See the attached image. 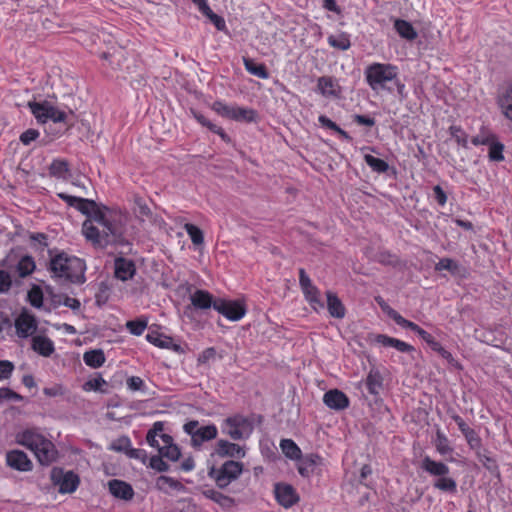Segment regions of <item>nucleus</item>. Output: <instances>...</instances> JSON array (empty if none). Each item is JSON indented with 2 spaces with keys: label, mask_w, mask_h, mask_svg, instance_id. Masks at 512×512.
Wrapping results in <instances>:
<instances>
[{
  "label": "nucleus",
  "mask_w": 512,
  "mask_h": 512,
  "mask_svg": "<svg viewBox=\"0 0 512 512\" xmlns=\"http://www.w3.org/2000/svg\"><path fill=\"white\" fill-rule=\"evenodd\" d=\"M86 221L82 225L85 238L94 245L104 247L117 239L118 229L111 220V213L106 207L95 204Z\"/></svg>",
  "instance_id": "f257e3e1"
},
{
  "label": "nucleus",
  "mask_w": 512,
  "mask_h": 512,
  "mask_svg": "<svg viewBox=\"0 0 512 512\" xmlns=\"http://www.w3.org/2000/svg\"><path fill=\"white\" fill-rule=\"evenodd\" d=\"M365 80L376 95L397 91L401 98L406 97L405 85L398 78V68L388 63H372L364 70Z\"/></svg>",
  "instance_id": "f03ea898"
},
{
  "label": "nucleus",
  "mask_w": 512,
  "mask_h": 512,
  "mask_svg": "<svg viewBox=\"0 0 512 512\" xmlns=\"http://www.w3.org/2000/svg\"><path fill=\"white\" fill-rule=\"evenodd\" d=\"M15 442L29 449L42 465H49L57 458V449L38 428H25L15 435Z\"/></svg>",
  "instance_id": "7ed1b4c3"
},
{
  "label": "nucleus",
  "mask_w": 512,
  "mask_h": 512,
  "mask_svg": "<svg viewBox=\"0 0 512 512\" xmlns=\"http://www.w3.org/2000/svg\"><path fill=\"white\" fill-rule=\"evenodd\" d=\"M50 269L57 278H63L72 282H82L84 280L85 264L75 256L65 253L56 255L51 259Z\"/></svg>",
  "instance_id": "20e7f679"
},
{
  "label": "nucleus",
  "mask_w": 512,
  "mask_h": 512,
  "mask_svg": "<svg viewBox=\"0 0 512 512\" xmlns=\"http://www.w3.org/2000/svg\"><path fill=\"white\" fill-rule=\"evenodd\" d=\"M163 429V423L155 422L147 433V443L157 449L162 457L171 461H177L180 457V450L178 446L173 443L172 437L164 433Z\"/></svg>",
  "instance_id": "39448f33"
},
{
  "label": "nucleus",
  "mask_w": 512,
  "mask_h": 512,
  "mask_svg": "<svg viewBox=\"0 0 512 512\" xmlns=\"http://www.w3.org/2000/svg\"><path fill=\"white\" fill-rule=\"evenodd\" d=\"M28 107L40 124H45L49 121L54 123L64 122L66 120V113L59 108L53 106L50 102H29Z\"/></svg>",
  "instance_id": "423d86ee"
},
{
  "label": "nucleus",
  "mask_w": 512,
  "mask_h": 512,
  "mask_svg": "<svg viewBox=\"0 0 512 512\" xmlns=\"http://www.w3.org/2000/svg\"><path fill=\"white\" fill-rule=\"evenodd\" d=\"M222 433L228 435L234 440L248 438L252 431V422L241 415H235L224 420L222 426Z\"/></svg>",
  "instance_id": "0eeeda50"
},
{
  "label": "nucleus",
  "mask_w": 512,
  "mask_h": 512,
  "mask_svg": "<svg viewBox=\"0 0 512 512\" xmlns=\"http://www.w3.org/2000/svg\"><path fill=\"white\" fill-rule=\"evenodd\" d=\"M211 108L219 116L235 121L252 122L256 118V112L254 110L237 105H229L222 101L214 102Z\"/></svg>",
  "instance_id": "6e6552de"
},
{
  "label": "nucleus",
  "mask_w": 512,
  "mask_h": 512,
  "mask_svg": "<svg viewBox=\"0 0 512 512\" xmlns=\"http://www.w3.org/2000/svg\"><path fill=\"white\" fill-rule=\"evenodd\" d=\"M243 471V465L236 461H226L219 469L212 468L209 475L221 488L236 480Z\"/></svg>",
  "instance_id": "1a4fd4ad"
},
{
  "label": "nucleus",
  "mask_w": 512,
  "mask_h": 512,
  "mask_svg": "<svg viewBox=\"0 0 512 512\" xmlns=\"http://www.w3.org/2000/svg\"><path fill=\"white\" fill-rule=\"evenodd\" d=\"M51 481L59 487L62 494L73 493L79 486V477L72 471H64L61 468H53L51 471Z\"/></svg>",
  "instance_id": "9d476101"
},
{
  "label": "nucleus",
  "mask_w": 512,
  "mask_h": 512,
  "mask_svg": "<svg viewBox=\"0 0 512 512\" xmlns=\"http://www.w3.org/2000/svg\"><path fill=\"white\" fill-rule=\"evenodd\" d=\"M214 309L230 321H239L246 314V308L241 301L217 298Z\"/></svg>",
  "instance_id": "9b49d317"
},
{
  "label": "nucleus",
  "mask_w": 512,
  "mask_h": 512,
  "mask_svg": "<svg viewBox=\"0 0 512 512\" xmlns=\"http://www.w3.org/2000/svg\"><path fill=\"white\" fill-rule=\"evenodd\" d=\"M299 282L304 293L305 299L309 302L315 311L324 308L320 291L312 284L310 278L303 269L300 270Z\"/></svg>",
  "instance_id": "f8f14e48"
},
{
  "label": "nucleus",
  "mask_w": 512,
  "mask_h": 512,
  "mask_svg": "<svg viewBox=\"0 0 512 512\" xmlns=\"http://www.w3.org/2000/svg\"><path fill=\"white\" fill-rule=\"evenodd\" d=\"M274 495L279 505L286 509L291 508L300 500L296 489L292 485L284 482L274 485Z\"/></svg>",
  "instance_id": "ddd939ff"
},
{
  "label": "nucleus",
  "mask_w": 512,
  "mask_h": 512,
  "mask_svg": "<svg viewBox=\"0 0 512 512\" xmlns=\"http://www.w3.org/2000/svg\"><path fill=\"white\" fill-rule=\"evenodd\" d=\"M6 465L19 472H30L33 469V462L28 455L18 449L10 450L5 455Z\"/></svg>",
  "instance_id": "4468645a"
},
{
  "label": "nucleus",
  "mask_w": 512,
  "mask_h": 512,
  "mask_svg": "<svg viewBox=\"0 0 512 512\" xmlns=\"http://www.w3.org/2000/svg\"><path fill=\"white\" fill-rule=\"evenodd\" d=\"M317 91L325 98L337 99L342 94V88L338 80L323 76L317 80Z\"/></svg>",
  "instance_id": "2eb2a0df"
},
{
  "label": "nucleus",
  "mask_w": 512,
  "mask_h": 512,
  "mask_svg": "<svg viewBox=\"0 0 512 512\" xmlns=\"http://www.w3.org/2000/svg\"><path fill=\"white\" fill-rule=\"evenodd\" d=\"M15 328L17 335L22 338H27L32 335L37 329V322L33 315L28 312H22L15 320Z\"/></svg>",
  "instance_id": "dca6fc26"
},
{
  "label": "nucleus",
  "mask_w": 512,
  "mask_h": 512,
  "mask_svg": "<svg viewBox=\"0 0 512 512\" xmlns=\"http://www.w3.org/2000/svg\"><path fill=\"white\" fill-rule=\"evenodd\" d=\"M214 453L219 457L243 458L246 455L244 447L226 440L216 443Z\"/></svg>",
  "instance_id": "f3484780"
},
{
  "label": "nucleus",
  "mask_w": 512,
  "mask_h": 512,
  "mask_svg": "<svg viewBox=\"0 0 512 512\" xmlns=\"http://www.w3.org/2000/svg\"><path fill=\"white\" fill-rule=\"evenodd\" d=\"M189 299L193 307L199 310H207L211 307L214 308V304L217 300V298H213L208 291L201 289L191 292Z\"/></svg>",
  "instance_id": "a211bd4d"
},
{
  "label": "nucleus",
  "mask_w": 512,
  "mask_h": 512,
  "mask_svg": "<svg viewBox=\"0 0 512 512\" xmlns=\"http://www.w3.org/2000/svg\"><path fill=\"white\" fill-rule=\"evenodd\" d=\"M323 402L327 407L334 410H342L349 405L348 397L337 389L326 392L323 396Z\"/></svg>",
  "instance_id": "6ab92c4d"
},
{
  "label": "nucleus",
  "mask_w": 512,
  "mask_h": 512,
  "mask_svg": "<svg viewBox=\"0 0 512 512\" xmlns=\"http://www.w3.org/2000/svg\"><path fill=\"white\" fill-rule=\"evenodd\" d=\"M135 271L133 261L121 257L115 259L114 274L117 279L127 281L134 276Z\"/></svg>",
  "instance_id": "aec40b11"
},
{
  "label": "nucleus",
  "mask_w": 512,
  "mask_h": 512,
  "mask_svg": "<svg viewBox=\"0 0 512 512\" xmlns=\"http://www.w3.org/2000/svg\"><path fill=\"white\" fill-rule=\"evenodd\" d=\"M299 460L297 469L299 474L305 478L312 476L321 464V458L317 455H308Z\"/></svg>",
  "instance_id": "412c9836"
},
{
  "label": "nucleus",
  "mask_w": 512,
  "mask_h": 512,
  "mask_svg": "<svg viewBox=\"0 0 512 512\" xmlns=\"http://www.w3.org/2000/svg\"><path fill=\"white\" fill-rule=\"evenodd\" d=\"M32 349L43 357H49L54 353L55 346L50 338L36 335L32 338Z\"/></svg>",
  "instance_id": "4be33fe9"
},
{
  "label": "nucleus",
  "mask_w": 512,
  "mask_h": 512,
  "mask_svg": "<svg viewBox=\"0 0 512 512\" xmlns=\"http://www.w3.org/2000/svg\"><path fill=\"white\" fill-rule=\"evenodd\" d=\"M58 197L64 200L69 206L77 208L82 213H90V209H93L96 204L94 201L65 193H58Z\"/></svg>",
  "instance_id": "5701e85b"
},
{
  "label": "nucleus",
  "mask_w": 512,
  "mask_h": 512,
  "mask_svg": "<svg viewBox=\"0 0 512 512\" xmlns=\"http://www.w3.org/2000/svg\"><path fill=\"white\" fill-rule=\"evenodd\" d=\"M108 485L111 494L114 495L115 497L124 500H129L133 497L132 487L124 481L111 480L109 481Z\"/></svg>",
  "instance_id": "b1692460"
},
{
  "label": "nucleus",
  "mask_w": 512,
  "mask_h": 512,
  "mask_svg": "<svg viewBox=\"0 0 512 512\" xmlns=\"http://www.w3.org/2000/svg\"><path fill=\"white\" fill-rule=\"evenodd\" d=\"M421 467L429 474L437 476L438 478L448 475L449 473V467L446 464L434 461L429 457H425L422 460Z\"/></svg>",
  "instance_id": "393cba45"
},
{
  "label": "nucleus",
  "mask_w": 512,
  "mask_h": 512,
  "mask_svg": "<svg viewBox=\"0 0 512 512\" xmlns=\"http://www.w3.org/2000/svg\"><path fill=\"white\" fill-rule=\"evenodd\" d=\"M394 28L399 36L407 41H413L418 36L416 29L406 20L396 19L394 21Z\"/></svg>",
  "instance_id": "a878e982"
},
{
  "label": "nucleus",
  "mask_w": 512,
  "mask_h": 512,
  "mask_svg": "<svg viewBox=\"0 0 512 512\" xmlns=\"http://www.w3.org/2000/svg\"><path fill=\"white\" fill-rule=\"evenodd\" d=\"M217 428L214 425L199 427L194 434V446H200L203 442L212 440L217 436Z\"/></svg>",
  "instance_id": "bb28decb"
},
{
  "label": "nucleus",
  "mask_w": 512,
  "mask_h": 512,
  "mask_svg": "<svg viewBox=\"0 0 512 512\" xmlns=\"http://www.w3.org/2000/svg\"><path fill=\"white\" fill-rule=\"evenodd\" d=\"M157 489L164 493H171L173 491H181L183 490V485L175 480L174 478L168 476H159L156 479L155 483Z\"/></svg>",
  "instance_id": "cd10ccee"
},
{
  "label": "nucleus",
  "mask_w": 512,
  "mask_h": 512,
  "mask_svg": "<svg viewBox=\"0 0 512 512\" xmlns=\"http://www.w3.org/2000/svg\"><path fill=\"white\" fill-rule=\"evenodd\" d=\"M383 378L376 369H371L366 378V386L370 394L377 395L382 389Z\"/></svg>",
  "instance_id": "c85d7f7f"
},
{
  "label": "nucleus",
  "mask_w": 512,
  "mask_h": 512,
  "mask_svg": "<svg viewBox=\"0 0 512 512\" xmlns=\"http://www.w3.org/2000/svg\"><path fill=\"white\" fill-rule=\"evenodd\" d=\"M105 355L101 349H93L83 354L84 363L91 368H99L105 363Z\"/></svg>",
  "instance_id": "c756f323"
},
{
  "label": "nucleus",
  "mask_w": 512,
  "mask_h": 512,
  "mask_svg": "<svg viewBox=\"0 0 512 512\" xmlns=\"http://www.w3.org/2000/svg\"><path fill=\"white\" fill-rule=\"evenodd\" d=\"M327 307L330 315L335 318L345 316V308L339 298L331 292H327Z\"/></svg>",
  "instance_id": "7c9ffc66"
},
{
  "label": "nucleus",
  "mask_w": 512,
  "mask_h": 512,
  "mask_svg": "<svg viewBox=\"0 0 512 512\" xmlns=\"http://www.w3.org/2000/svg\"><path fill=\"white\" fill-rule=\"evenodd\" d=\"M280 448L284 455L291 460H299L301 458V450L297 444L291 439H283L280 442Z\"/></svg>",
  "instance_id": "2f4dec72"
},
{
  "label": "nucleus",
  "mask_w": 512,
  "mask_h": 512,
  "mask_svg": "<svg viewBox=\"0 0 512 512\" xmlns=\"http://www.w3.org/2000/svg\"><path fill=\"white\" fill-rule=\"evenodd\" d=\"M50 174L63 180H67L70 176L68 163L64 160H54L50 165Z\"/></svg>",
  "instance_id": "473e14b6"
},
{
  "label": "nucleus",
  "mask_w": 512,
  "mask_h": 512,
  "mask_svg": "<svg viewBox=\"0 0 512 512\" xmlns=\"http://www.w3.org/2000/svg\"><path fill=\"white\" fill-rule=\"evenodd\" d=\"M244 65L246 70L261 79H267L269 74L266 70V67L263 64L257 63L252 59L244 58Z\"/></svg>",
  "instance_id": "72a5a7b5"
},
{
  "label": "nucleus",
  "mask_w": 512,
  "mask_h": 512,
  "mask_svg": "<svg viewBox=\"0 0 512 512\" xmlns=\"http://www.w3.org/2000/svg\"><path fill=\"white\" fill-rule=\"evenodd\" d=\"M498 104L503 114L512 121V88L507 89L499 96Z\"/></svg>",
  "instance_id": "f704fd0d"
},
{
  "label": "nucleus",
  "mask_w": 512,
  "mask_h": 512,
  "mask_svg": "<svg viewBox=\"0 0 512 512\" xmlns=\"http://www.w3.org/2000/svg\"><path fill=\"white\" fill-rule=\"evenodd\" d=\"M194 117L195 119L203 126L207 127L209 130H211L212 132L218 134L221 139L225 142H229L230 141V138L229 136L224 132V130L213 124L211 121H209L206 117H204L202 114H199V113H194Z\"/></svg>",
  "instance_id": "c9c22d12"
},
{
  "label": "nucleus",
  "mask_w": 512,
  "mask_h": 512,
  "mask_svg": "<svg viewBox=\"0 0 512 512\" xmlns=\"http://www.w3.org/2000/svg\"><path fill=\"white\" fill-rule=\"evenodd\" d=\"M434 487L450 493H455L457 490L456 481L447 475L437 478L434 482Z\"/></svg>",
  "instance_id": "e433bc0d"
},
{
  "label": "nucleus",
  "mask_w": 512,
  "mask_h": 512,
  "mask_svg": "<svg viewBox=\"0 0 512 512\" xmlns=\"http://www.w3.org/2000/svg\"><path fill=\"white\" fill-rule=\"evenodd\" d=\"M367 165L375 172L384 173L388 170L389 165L387 162L380 158H376L370 154L364 156Z\"/></svg>",
  "instance_id": "4c0bfd02"
},
{
  "label": "nucleus",
  "mask_w": 512,
  "mask_h": 512,
  "mask_svg": "<svg viewBox=\"0 0 512 512\" xmlns=\"http://www.w3.org/2000/svg\"><path fill=\"white\" fill-rule=\"evenodd\" d=\"M35 269L34 260L29 256L22 257L17 264V271L19 276L26 277L31 274Z\"/></svg>",
  "instance_id": "58836bf2"
},
{
  "label": "nucleus",
  "mask_w": 512,
  "mask_h": 512,
  "mask_svg": "<svg viewBox=\"0 0 512 512\" xmlns=\"http://www.w3.org/2000/svg\"><path fill=\"white\" fill-rule=\"evenodd\" d=\"M328 43L337 49L347 50L350 47V40L347 34L340 33L338 35H330L328 37Z\"/></svg>",
  "instance_id": "ea45409f"
},
{
  "label": "nucleus",
  "mask_w": 512,
  "mask_h": 512,
  "mask_svg": "<svg viewBox=\"0 0 512 512\" xmlns=\"http://www.w3.org/2000/svg\"><path fill=\"white\" fill-rule=\"evenodd\" d=\"M435 446H436L437 451L441 455H446L452 451V448L449 445L448 438L440 430H437V432H436Z\"/></svg>",
  "instance_id": "a19ab883"
},
{
  "label": "nucleus",
  "mask_w": 512,
  "mask_h": 512,
  "mask_svg": "<svg viewBox=\"0 0 512 512\" xmlns=\"http://www.w3.org/2000/svg\"><path fill=\"white\" fill-rule=\"evenodd\" d=\"M146 339L151 344L160 348H169L172 344V339L156 333H148Z\"/></svg>",
  "instance_id": "79ce46f5"
},
{
  "label": "nucleus",
  "mask_w": 512,
  "mask_h": 512,
  "mask_svg": "<svg viewBox=\"0 0 512 512\" xmlns=\"http://www.w3.org/2000/svg\"><path fill=\"white\" fill-rule=\"evenodd\" d=\"M184 228L194 245H201L204 242L203 232L195 225L186 223Z\"/></svg>",
  "instance_id": "37998d69"
},
{
  "label": "nucleus",
  "mask_w": 512,
  "mask_h": 512,
  "mask_svg": "<svg viewBox=\"0 0 512 512\" xmlns=\"http://www.w3.org/2000/svg\"><path fill=\"white\" fill-rule=\"evenodd\" d=\"M388 315L401 327L411 329L416 332L419 329V326L409 320H406L402 317L397 311L390 309L388 311Z\"/></svg>",
  "instance_id": "c03bdc74"
},
{
  "label": "nucleus",
  "mask_w": 512,
  "mask_h": 512,
  "mask_svg": "<svg viewBox=\"0 0 512 512\" xmlns=\"http://www.w3.org/2000/svg\"><path fill=\"white\" fill-rule=\"evenodd\" d=\"M107 385V382L101 377H94L86 381L82 388L86 392L91 391H103V387Z\"/></svg>",
  "instance_id": "a18cd8bd"
},
{
  "label": "nucleus",
  "mask_w": 512,
  "mask_h": 512,
  "mask_svg": "<svg viewBox=\"0 0 512 512\" xmlns=\"http://www.w3.org/2000/svg\"><path fill=\"white\" fill-rule=\"evenodd\" d=\"M318 121L322 127H325V128L335 131L336 133H338L341 137H343L345 139L350 138L349 135L347 134V132H345L343 129H341L335 122L330 120L328 117L321 115V116H319Z\"/></svg>",
  "instance_id": "49530a36"
},
{
  "label": "nucleus",
  "mask_w": 512,
  "mask_h": 512,
  "mask_svg": "<svg viewBox=\"0 0 512 512\" xmlns=\"http://www.w3.org/2000/svg\"><path fill=\"white\" fill-rule=\"evenodd\" d=\"M131 446V441L128 437H120L111 442L109 445V449L117 452H124L127 454L129 448Z\"/></svg>",
  "instance_id": "de8ad7c7"
},
{
  "label": "nucleus",
  "mask_w": 512,
  "mask_h": 512,
  "mask_svg": "<svg viewBox=\"0 0 512 512\" xmlns=\"http://www.w3.org/2000/svg\"><path fill=\"white\" fill-rule=\"evenodd\" d=\"M126 327L129 330V332L135 336H140L143 334L147 327V321L146 320H135V321H128L126 323Z\"/></svg>",
  "instance_id": "09e8293b"
},
{
  "label": "nucleus",
  "mask_w": 512,
  "mask_h": 512,
  "mask_svg": "<svg viewBox=\"0 0 512 512\" xmlns=\"http://www.w3.org/2000/svg\"><path fill=\"white\" fill-rule=\"evenodd\" d=\"M435 269L437 271L447 270L455 274L458 271V264L450 258H443L435 265Z\"/></svg>",
  "instance_id": "8fccbe9b"
},
{
  "label": "nucleus",
  "mask_w": 512,
  "mask_h": 512,
  "mask_svg": "<svg viewBox=\"0 0 512 512\" xmlns=\"http://www.w3.org/2000/svg\"><path fill=\"white\" fill-rule=\"evenodd\" d=\"M28 300L30 304L36 308L42 306L43 293L39 287H33L28 293Z\"/></svg>",
  "instance_id": "3c124183"
},
{
  "label": "nucleus",
  "mask_w": 512,
  "mask_h": 512,
  "mask_svg": "<svg viewBox=\"0 0 512 512\" xmlns=\"http://www.w3.org/2000/svg\"><path fill=\"white\" fill-rule=\"evenodd\" d=\"M450 134L459 145H467V135L459 126H451Z\"/></svg>",
  "instance_id": "603ef678"
},
{
  "label": "nucleus",
  "mask_w": 512,
  "mask_h": 512,
  "mask_svg": "<svg viewBox=\"0 0 512 512\" xmlns=\"http://www.w3.org/2000/svg\"><path fill=\"white\" fill-rule=\"evenodd\" d=\"M216 355H217V352H216L215 348L209 347V348H206L205 350H203L198 355L197 361L199 364H207L210 361L215 360Z\"/></svg>",
  "instance_id": "864d4df0"
},
{
  "label": "nucleus",
  "mask_w": 512,
  "mask_h": 512,
  "mask_svg": "<svg viewBox=\"0 0 512 512\" xmlns=\"http://www.w3.org/2000/svg\"><path fill=\"white\" fill-rule=\"evenodd\" d=\"M40 136V133L38 130L36 129H28L26 131H24L21 135H20V141L23 145H30L33 141H35L36 139H38Z\"/></svg>",
  "instance_id": "5fc2aeb1"
},
{
  "label": "nucleus",
  "mask_w": 512,
  "mask_h": 512,
  "mask_svg": "<svg viewBox=\"0 0 512 512\" xmlns=\"http://www.w3.org/2000/svg\"><path fill=\"white\" fill-rule=\"evenodd\" d=\"M203 495L206 498L211 499L214 502L219 503L221 505H224L225 502H227L229 500L228 497L224 496L222 493H220L214 489H208V490L203 491Z\"/></svg>",
  "instance_id": "6e6d98bb"
},
{
  "label": "nucleus",
  "mask_w": 512,
  "mask_h": 512,
  "mask_svg": "<svg viewBox=\"0 0 512 512\" xmlns=\"http://www.w3.org/2000/svg\"><path fill=\"white\" fill-rule=\"evenodd\" d=\"M14 370V365L8 360L0 361V381L8 379Z\"/></svg>",
  "instance_id": "4d7b16f0"
},
{
  "label": "nucleus",
  "mask_w": 512,
  "mask_h": 512,
  "mask_svg": "<svg viewBox=\"0 0 512 512\" xmlns=\"http://www.w3.org/2000/svg\"><path fill=\"white\" fill-rule=\"evenodd\" d=\"M43 393L49 397L63 396L66 393V388L62 384H55L51 387H45Z\"/></svg>",
  "instance_id": "13d9d810"
},
{
  "label": "nucleus",
  "mask_w": 512,
  "mask_h": 512,
  "mask_svg": "<svg viewBox=\"0 0 512 512\" xmlns=\"http://www.w3.org/2000/svg\"><path fill=\"white\" fill-rule=\"evenodd\" d=\"M0 399L15 402L21 400V396L9 388H0Z\"/></svg>",
  "instance_id": "bf43d9fd"
},
{
  "label": "nucleus",
  "mask_w": 512,
  "mask_h": 512,
  "mask_svg": "<svg viewBox=\"0 0 512 512\" xmlns=\"http://www.w3.org/2000/svg\"><path fill=\"white\" fill-rule=\"evenodd\" d=\"M150 467L156 471L163 472L168 470V465L159 456H153L150 459Z\"/></svg>",
  "instance_id": "052dcab7"
},
{
  "label": "nucleus",
  "mask_w": 512,
  "mask_h": 512,
  "mask_svg": "<svg viewBox=\"0 0 512 512\" xmlns=\"http://www.w3.org/2000/svg\"><path fill=\"white\" fill-rule=\"evenodd\" d=\"M392 347L402 353H411L414 351L413 346H411L410 344H408L402 340L396 339V338H395V341H394V344L392 345Z\"/></svg>",
  "instance_id": "680f3d73"
},
{
  "label": "nucleus",
  "mask_w": 512,
  "mask_h": 512,
  "mask_svg": "<svg viewBox=\"0 0 512 512\" xmlns=\"http://www.w3.org/2000/svg\"><path fill=\"white\" fill-rule=\"evenodd\" d=\"M453 419L465 437H469L472 434V429L465 423V421L460 416L455 415Z\"/></svg>",
  "instance_id": "e2e57ef3"
},
{
  "label": "nucleus",
  "mask_w": 512,
  "mask_h": 512,
  "mask_svg": "<svg viewBox=\"0 0 512 512\" xmlns=\"http://www.w3.org/2000/svg\"><path fill=\"white\" fill-rule=\"evenodd\" d=\"M394 341H395V338L389 337L384 334H378L374 338L375 343L382 345L384 347H392V345L394 344Z\"/></svg>",
  "instance_id": "0e129e2a"
},
{
  "label": "nucleus",
  "mask_w": 512,
  "mask_h": 512,
  "mask_svg": "<svg viewBox=\"0 0 512 512\" xmlns=\"http://www.w3.org/2000/svg\"><path fill=\"white\" fill-rule=\"evenodd\" d=\"M143 386V380L140 377L132 376L127 380V387L132 391L140 390Z\"/></svg>",
  "instance_id": "69168bd1"
},
{
  "label": "nucleus",
  "mask_w": 512,
  "mask_h": 512,
  "mask_svg": "<svg viewBox=\"0 0 512 512\" xmlns=\"http://www.w3.org/2000/svg\"><path fill=\"white\" fill-rule=\"evenodd\" d=\"M207 17L210 18V20L213 22V24L217 27L218 30H222L225 27V21L220 16L213 13L211 10V13L206 14Z\"/></svg>",
  "instance_id": "338daca9"
},
{
  "label": "nucleus",
  "mask_w": 512,
  "mask_h": 512,
  "mask_svg": "<svg viewBox=\"0 0 512 512\" xmlns=\"http://www.w3.org/2000/svg\"><path fill=\"white\" fill-rule=\"evenodd\" d=\"M489 156L492 160L501 161L503 160V154H502V146L501 145H495L491 147Z\"/></svg>",
  "instance_id": "774afa93"
}]
</instances>
